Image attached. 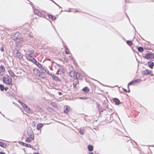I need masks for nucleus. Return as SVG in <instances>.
Returning <instances> with one entry per match:
<instances>
[{"instance_id":"5","label":"nucleus","mask_w":154,"mask_h":154,"mask_svg":"<svg viewBox=\"0 0 154 154\" xmlns=\"http://www.w3.org/2000/svg\"><path fill=\"white\" fill-rule=\"evenodd\" d=\"M14 52L16 53V56L19 59H21L22 58L23 56L17 50H16Z\"/></svg>"},{"instance_id":"37","label":"nucleus","mask_w":154,"mask_h":154,"mask_svg":"<svg viewBox=\"0 0 154 154\" xmlns=\"http://www.w3.org/2000/svg\"><path fill=\"white\" fill-rule=\"evenodd\" d=\"M58 94H59V95H62V93L61 92H59L58 93Z\"/></svg>"},{"instance_id":"1","label":"nucleus","mask_w":154,"mask_h":154,"mask_svg":"<svg viewBox=\"0 0 154 154\" xmlns=\"http://www.w3.org/2000/svg\"><path fill=\"white\" fill-rule=\"evenodd\" d=\"M3 81L5 84L11 85L12 84V79L10 76L4 77L2 79Z\"/></svg>"},{"instance_id":"4","label":"nucleus","mask_w":154,"mask_h":154,"mask_svg":"<svg viewBox=\"0 0 154 154\" xmlns=\"http://www.w3.org/2000/svg\"><path fill=\"white\" fill-rule=\"evenodd\" d=\"M34 12L36 14L38 15L39 16L44 17V15L40 11H39L38 10L36 9H35L34 10Z\"/></svg>"},{"instance_id":"17","label":"nucleus","mask_w":154,"mask_h":154,"mask_svg":"<svg viewBox=\"0 0 154 154\" xmlns=\"http://www.w3.org/2000/svg\"><path fill=\"white\" fill-rule=\"evenodd\" d=\"M48 17L49 18L53 20H54L56 19V17L52 15H49Z\"/></svg>"},{"instance_id":"41","label":"nucleus","mask_w":154,"mask_h":154,"mask_svg":"<svg viewBox=\"0 0 154 154\" xmlns=\"http://www.w3.org/2000/svg\"><path fill=\"white\" fill-rule=\"evenodd\" d=\"M55 4H56L57 5V6H58L60 8H61V7H60L59 5L58 4H57V3H55Z\"/></svg>"},{"instance_id":"10","label":"nucleus","mask_w":154,"mask_h":154,"mask_svg":"<svg viewBox=\"0 0 154 154\" xmlns=\"http://www.w3.org/2000/svg\"><path fill=\"white\" fill-rule=\"evenodd\" d=\"M141 81V80L140 79H137L136 80H134V81H132V83H133V85H134L137 82H140Z\"/></svg>"},{"instance_id":"48","label":"nucleus","mask_w":154,"mask_h":154,"mask_svg":"<svg viewBox=\"0 0 154 154\" xmlns=\"http://www.w3.org/2000/svg\"><path fill=\"white\" fill-rule=\"evenodd\" d=\"M75 11H76V12L78 11L77 10H76Z\"/></svg>"},{"instance_id":"49","label":"nucleus","mask_w":154,"mask_h":154,"mask_svg":"<svg viewBox=\"0 0 154 154\" xmlns=\"http://www.w3.org/2000/svg\"><path fill=\"white\" fill-rule=\"evenodd\" d=\"M151 75H153V74Z\"/></svg>"},{"instance_id":"9","label":"nucleus","mask_w":154,"mask_h":154,"mask_svg":"<svg viewBox=\"0 0 154 154\" xmlns=\"http://www.w3.org/2000/svg\"><path fill=\"white\" fill-rule=\"evenodd\" d=\"M43 126V125L42 123H38L37 126V129L38 130H39Z\"/></svg>"},{"instance_id":"30","label":"nucleus","mask_w":154,"mask_h":154,"mask_svg":"<svg viewBox=\"0 0 154 154\" xmlns=\"http://www.w3.org/2000/svg\"><path fill=\"white\" fill-rule=\"evenodd\" d=\"M79 133L83 135L84 134V131L82 130H80L79 131Z\"/></svg>"},{"instance_id":"24","label":"nucleus","mask_w":154,"mask_h":154,"mask_svg":"<svg viewBox=\"0 0 154 154\" xmlns=\"http://www.w3.org/2000/svg\"><path fill=\"white\" fill-rule=\"evenodd\" d=\"M138 50L139 52H142L143 51V49L142 47H140L138 48Z\"/></svg>"},{"instance_id":"15","label":"nucleus","mask_w":154,"mask_h":154,"mask_svg":"<svg viewBox=\"0 0 154 154\" xmlns=\"http://www.w3.org/2000/svg\"><path fill=\"white\" fill-rule=\"evenodd\" d=\"M27 52L29 53L28 54H30L31 55H32L34 53V50L32 49L29 50Z\"/></svg>"},{"instance_id":"12","label":"nucleus","mask_w":154,"mask_h":154,"mask_svg":"<svg viewBox=\"0 0 154 154\" xmlns=\"http://www.w3.org/2000/svg\"><path fill=\"white\" fill-rule=\"evenodd\" d=\"M5 71V68L3 66H0V73L4 72Z\"/></svg>"},{"instance_id":"38","label":"nucleus","mask_w":154,"mask_h":154,"mask_svg":"<svg viewBox=\"0 0 154 154\" xmlns=\"http://www.w3.org/2000/svg\"><path fill=\"white\" fill-rule=\"evenodd\" d=\"M0 154H5V153L3 152H0Z\"/></svg>"},{"instance_id":"28","label":"nucleus","mask_w":154,"mask_h":154,"mask_svg":"<svg viewBox=\"0 0 154 154\" xmlns=\"http://www.w3.org/2000/svg\"><path fill=\"white\" fill-rule=\"evenodd\" d=\"M26 141L28 143H30L31 141V140L29 138L27 137L26 139Z\"/></svg>"},{"instance_id":"34","label":"nucleus","mask_w":154,"mask_h":154,"mask_svg":"<svg viewBox=\"0 0 154 154\" xmlns=\"http://www.w3.org/2000/svg\"><path fill=\"white\" fill-rule=\"evenodd\" d=\"M26 146L27 147H31V145L29 144H26Z\"/></svg>"},{"instance_id":"47","label":"nucleus","mask_w":154,"mask_h":154,"mask_svg":"<svg viewBox=\"0 0 154 154\" xmlns=\"http://www.w3.org/2000/svg\"><path fill=\"white\" fill-rule=\"evenodd\" d=\"M34 154H38L37 153H35Z\"/></svg>"},{"instance_id":"31","label":"nucleus","mask_w":154,"mask_h":154,"mask_svg":"<svg viewBox=\"0 0 154 154\" xmlns=\"http://www.w3.org/2000/svg\"><path fill=\"white\" fill-rule=\"evenodd\" d=\"M51 105L54 107L56 106V103H55V102H51Z\"/></svg>"},{"instance_id":"26","label":"nucleus","mask_w":154,"mask_h":154,"mask_svg":"<svg viewBox=\"0 0 154 154\" xmlns=\"http://www.w3.org/2000/svg\"><path fill=\"white\" fill-rule=\"evenodd\" d=\"M65 52L66 53L68 54H69V51L68 48L66 47V46H65Z\"/></svg>"},{"instance_id":"13","label":"nucleus","mask_w":154,"mask_h":154,"mask_svg":"<svg viewBox=\"0 0 154 154\" xmlns=\"http://www.w3.org/2000/svg\"><path fill=\"white\" fill-rule=\"evenodd\" d=\"M75 72L73 70L71 71L69 73V75L71 77H73L75 75Z\"/></svg>"},{"instance_id":"35","label":"nucleus","mask_w":154,"mask_h":154,"mask_svg":"<svg viewBox=\"0 0 154 154\" xmlns=\"http://www.w3.org/2000/svg\"><path fill=\"white\" fill-rule=\"evenodd\" d=\"M0 50L2 52H3L4 51V49L3 47H2L0 48Z\"/></svg>"},{"instance_id":"11","label":"nucleus","mask_w":154,"mask_h":154,"mask_svg":"<svg viewBox=\"0 0 154 154\" xmlns=\"http://www.w3.org/2000/svg\"><path fill=\"white\" fill-rule=\"evenodd\" d=\"M113 101L115 102L116 104L117 105H119L120 103V102L119 100L116 98H114Z\"/></svg>"},{"instance_id":"45","label":"nucleus","mask_w":154,"mask_h":154,"mask_svg":"<svg viewBox=\"0 0 154 154\" xmlns=\"http://www.w3.org/2000/svg\"><path fill=\"white\" fill-rule=\"evenodd\" d=\"M19 33H17L16 34H15V35H17V34H18Z\"/></svg>"},{"instance_id":"39","label":"nucleus","mask_w":154,"mask_h":154,"mask_svg":"<svg viewBox=\"0 0 154 154\" xmlns=\"http://www.w3.org/2000/svg\"><path fill=\"white\" fill-rule=\"evenodd\" d=\"M124 91L125 92H127V90L126 89H124Z\"/></svg>"},{"instance_id":"44","label":"nucleus","mask_w":154,"mask_h":154,"mask_svg":"<svg viewBox=\"0 0 154 154\" xmlns=\"http://www.w3.org/2000/svg\"><path fill=\"white\" fill-rule=\"evenodd\" d=\"M79 98L80 99H85L84 98H83L82 97H80Z\"/></svg>"},{"instance_id":"8","label":"nucleus","mask_w":154,"mask_h":154,"mask_svg":"<svg viewBox=\"0 0 154 154\" xmlns=\"http://www.w3.org/2000/svg\"><path fill=\"white\" fill-rule=\"evenodd\" d=\"M148 65L150 68L151 69H152L154 65V63L153 62L150 61L148 62Z\"/></svg>"},{"instance_id":"40","label":"nucleus","mask_w":154,"mask_h":154,"mask_svg":"<svg viewBox=\"0 0 154 154\" xmlns=\"http://www.w3.org/2000/svg\"><path fill=\"white\" fill-rule=\"evenodd\" d=\"M28 1L29 2V4H30V5H32V3L31 2H30V1H29V0H28Z\"/></svg>"},{"instance_id":"29","label":"nucleus","mask_w":154,"mask_h":154,"mask_svg":"<svg viewBox=\"0 0 154 154\" xmlns=\"http://www.w3.org/2000/svg\"><path fill=\"white\" fill-rule=\"evenodd\" d=\"M42 70H44L45 71V72L47 73V74H48L49 73V71L47 69H44L42 67Z\"/></svg>"},{"instance_id":"36","label":"nucleus","mask_w":154,"mask_h":154,"mask_svg":"<svg viewBox=\"0 0 154 154\" xmlns=\"http://www.w3.org/2000/svg\"><path fill=\"white\" fill-rule=\"evenodd\" d=\"M8 87H6L4 89L5 90V91H7L8 89Z\"/></svg>"},{"instance_id":"3","label":"nucleus","mask_w":154,"mask_h":154,"mask_svg":"<svg viewBox=\"0 0 154 154\" xmlns=\"http://www.w3.org/2000/svg\"><path fill=\"white\" fill-rule=\"evenodd\" d=\"M26 57L27 60L32 63L35 60V59L30 54H26Z\"/></svg>"},{"instance_id":"2","label":"nucleus","mask_w":154,"mask_h":154,"mask_svg":"<svg viewBox=\"0 0 154 154\" xmlns=\"http://www.w3.org/2000/svg\"><path fill=\"white\" fill-rule=\"evenodd\" d=\"M144 57L147 59H152L154 58V55L152 53H146Z\"/></svg>"},{"instance_id":"42","label":"nucleus","mask_w":154,"mask_h":154,"mask_svg":"<svg viewBox=\"0 0 154 154\" xmlns=\"http://www.w3.org/2000/svg\"><path fill=\"white\" fill-rule=\"evenodd\" d=\"M89 154H94L93 152H90L89 153Z\"/></svg>"},{"instance_id":"25","label":"nucleus","mask_w":154,"mask_h":154,"mask_svg":"<svg viewBox=\"0 0 154 154\" xmlns=\"http://www.w3.org/2000/svg\"><path fill=\"white\" fill-rule=\"evenodd\" d=\"M127 43L129 46H131L132 44V42L130 41H127L126 42Z\"/></svg>"},{"instance_id":"7","label":"nucleus","mask_w":154,"mask_h":154,"mask_svg":"<svg viewBox=\"0 0 154 154\" xmlns=\"http://www.w3.org/2000/svg\"><path fill=\"white\" fill-rule=\"evenodd\" d=\"M33 63L35 64L39 68H42V66L41 64L36 60L33 62Z\"/></svg>"},{"instance_id":"20","label":"nucleus","mask_w":154,"mask_h":154,"mask_svg":"<svg viewBox=\"0 0 154 154\" xmlns=\"http://www.w3.org/2000/svg\"><path fill=\"white\" fill-rule=\"evenodd\" d=\"M82 91H83L88 92L89 91V90L87 87H85L83 88Z\"/></svg>"},{"instance_id":"22","label":"nucleus","mask_w":154,"mask_h":154,"mask_svg":"<svg viewBox=\"0 0 154 154\" xmlns=\"http://www.w3.org/2000/svg\"><path fill=\"white\" fill-rule=\"evenodd\" d=\"M5 88L4 86L2 85H0V89L2 91H3Z\"/></svg>"},{"instance_id":"18","label":"nucleus","mask_w":154,"mask_h":154,"mask_svg":"<svg viewBox=\"0 0 154 154\" xmlns=\"http://www.w3.org/2000/svg\"><path fill=\"white\" fill-rule=\"evenodd\" d=\"M8 72L11 76L12 77H14L15 76V74L12 71L10 70L8 71Z\"/></svg>"},{"instance_id":"19","label":"nucleus","mask_w":154,"mask_h":154,"mask_svg":"<svg viewBox=\"0 0 154 154\" xmlns=\"http://www.w3.org/2000/svg\"><path fill=\"white\" fill-rule=\"evenodd\" d=\"M18 102L20 103V104L24 108H26L27 106L26 104L23 103V102H20V101H18Z\"/></svg>"},{"instance_id":"6","label":"nucleus","mask_w":154,"mask_h":154,"mask_svg":"<svg viewBox=\"0 0 154 154\" xmlns=\"http://www.w3.org/2000/svg\"><path fill=\"white\" fill-rule=\"evenodd\" d=\"M152 72V70L146 69L145 71H144L143 74L144 75H147L151 74Z\"/></svg>"},{"instance_id":"43","label":"nucleus","mask_w":154,"mask_h":154,"mask_svg":"<svg viewBox=\"0 0 154 154\" xmlns=\"http://www.w3.org/2000/svg\"><path fill=\"white\" fill-rule=\"evenodd\" d=\"M51 0V1L52 2H53L55 4V3H56L54 1L52 0Z\"/></svg>"},{"instance_id":"32","label":"nucleus","mask_w":154,"mask_h":154,"mask_svg":"<svg viewBox=\"0 0 154 154\" xmlns=\"http://www.w3.org/2000/svg\"><path fill=\"white\" fill-rule=\"evenodd\" d=\"M80 74L79 73H77V74L76 75V77L78 79L80 77Z\"/></svg>"},{"instance_id":"14","label":"nucleus","mask_w":154,"mask_h":154,"mask_svg":"<svg viewBox=\"0 0 154 154\" xmlns=\"http://www.w3.org/2000/svg\"><path fill=\"white\" fill-rule=\"evenodd\" d=\"M88 150L90 151H91L93 149V147L91 145H88Z\"/></svg>"},{"instance_id":"46","label":"nucleus","mask_w":154,"mask_h":154,"mask_svg":"<svg viewBox=\"0 0 154 154\" xmlns=\"http://www.w3.org/2000/svg\"><path fill=\"white\" fill-rule=\"evenodd\" d=\"M54 78L55 79V78H56L57 79H58V78L57 77V76H55L54 77Z\"/></svg>"},{"instance_id":"33","label":"nucleus","mask_w":154,"mask_h":154,"mask_svg":"<svg viewBox=\"0 0 154 154\" xmlns=\"http://www.w3.org/2000/svg\"><path fill=\"white\" fill-rule=\"evenodd\" d=\"M132 81L130 82L128 84V88H129V85H133V83H132Z\"/></svg>"},{"instance_id":"23","label":"nucleus","mask_w":154,"mask_h":154,"mask_svg":"<svg viewBox=\"0 0 154 154\" xmlns=\"http://www.w3.org/2000/svg\"><path fill=\"white\" fill-rule=\"evenodd\" d=\"M0 146L1 147L4 148H5L6 146V145L3 142H0Z\"/></svg>"},{"instance_id":"21","label":"nucleus","mask_w":154,"mask_h":154,"mask_svg":"<svg viewBox=\"0 0 154 154\" xmlns=\"http://www.w3.org/2000/svg\"><path fill=\"white\" fill-rule=\"evenodd\" d=\"M24 109L26 112L29 113L30 112L29 109V108H28L27 106V107H26V108H24Z\"/></svg>"},{"instance_id":"16","label":"nucleus","mask_w":154,"mask_h":154,"mask_svg":"<svg viewBox=\"0 0 154 154\" xmlns=\"http://www.w3.org/2000/svg\"><path fill=\"white\" fill-rule=\"evenodd\" d=\"M79 83V82L78 80H76L73 83V87L75 88L76 87V85L77 84Z\"/></svg>"},{"instance_id":"27","label":"nucleus","mask_w":154,"mask_h":154,"mask_svg":"<svg viewBox=\"0 0 154 154\" xmlns=\"http://www.w3.org/2000/svg\"><path fill=\"white\" fill-rule=\"evenodd\" d=\"M69 108V107L68 106H66V109L65 110L64 112L65 113H67L69 111L68 109Z\"/></svg>"}]
</instances>
